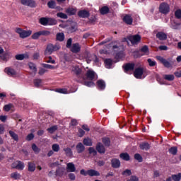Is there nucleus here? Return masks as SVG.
Wrapping results in <instances>:
<instances>
[{
	"mask_svg": "<svg viewBox=\"0 0 181 181\" xmlns=\"http://www.w3.org/2000/svg\"><path fill=\"white\" fill-rule=\"evenodd\" d=\"M88 176H91V177L100 176V173L95 170L90 169L88 170Z\"/></svg>",
	"mask_w": 181,
	"mask_h": 181,
	"instance_id": "22",
	"label": "nucleus"
},
{
	"mask_svg": "<svg viewBox=\"0 0 181 181\" xmlns=\"http://www.w3.org/2000/svg\"><path fill=\"white\" fill-rule=\"evenodd\" d=\"M0 59L3 62H8L11 59V52H5L4 54L0 55Z\"/></svg>",
	"mask_w": 181,
	"mask_h": 181,
	"instance_id": "20",
	"label": "nucleus"
},
{
	"mask_svg": "<svg viewBox=\"0 0 181 181\" xmlns=\"http://www.w3.org/2000/svg\"><path fill=\"white\" fill-rule=\"evenodd\" d=\"M70 125H71V127H76V125H78V122H77V119H72L71 120Z\"/></svg>",
	"mask_w": 181,
	"mask_h": 181,
	"instance_id": "60",
	"label": "nucleus"
},
{
	"mask_svg": "<svg viewBox=\"0 0 181 181\" xmlns=\"http://www.w3.org/2000/svg\"><path fill=\"white\" fill-rule=\"evenodd\" d=\"M52 151H54V152H59V151H60V146H59V144H53L52 146Z\"/></svg>",
	"mask_w": 181,
	"mask_h": 181,
	"instance_id": "53",
	"label": "nucleus"
},
{
	"mask_svg": "<svg viewBox=\"0 0 181 181\" xmlns=\"http://www.w3.org/2000/svg\"><path fill=\"white\" fill-rule=\"evenodd\" d=\"M48 18H45V17H42L40 19V23L41 25H43V26H47L48 25Z\"/></svg>",
	"mask_w": 181,
	"mask_h": 181,
	"instance_id": "31",
	"label": "nucleus"
},
{
	"mask_svg": "<svg viewBox=\"0 0 181 181\" xmlns=\"http://www.w3.org/2000/svg\"><path fill=\"white\" fill-rule=\"evenodd\" d=\"M23 168H25V164L21 161H17L16 169L18 170H23Z\"/></svg>",
	"mask_w": 181,
	"mask_h": 181,
	"instance_id": "36",
	"label": "nucleus"
},
{
	"mask_svg": "<svg viewBox=\"0 0 181 181\" xmlns=\"http://www.w3.org/2000/svg\"><path fill=\"white\" fill-rule=\"evenodd\" d=\"M77 30V24L74 23L70 28L69 31L73 33V32H76Z\"/></svg>",
	"mask_w": 181,
	"mask_h": 181,
	"instance_id": "57",
	"label": "nucleus"
},
{
	"mask_svg": "<svg viewBox=\"0 0 181 181\" xmlns=\"http://www.w3.org/2000/svg\"><path fill=\"white\" fill-rule=\"evenodd\" d=\"M86 77L88 80L93 81L95 78V72L93 70H88L86 72Z\"/></svg>",
	"mask_w": 181,
	"mask_h": 181,
	"instance_id": "8",
	"label": "nucleus"
},
{
	"mask_svg": "<svg viewBox=\"0 0 181 181\" xmlns=\"http://www.w3.org/2000/svg\"><path fill=\"white\" fill-rule=\"evenodd\" d=\"M80 18H88L90 16V13L86 10L80 11L78 13Z\"/></svg>",
	"mask_w": 181,
	"mask_h": 181,
	"instance_id": "21",
	"label": "nucleus"
},
{
	"mask_svg": "<svg viewBox=\"0 0 181 181\" xmlns=\"http://www.w3.org/2000/svg\"><path fill=\"white\" fill-rule=\"evenodd\" d=\"M88 151H89V153L90 155H93V156H95V155H97V151H95V149L93 147H90L88 148Z\"/></svg>",
	"mask_w": 181,
	"mask_h": 181,
	"instance_id": "55",
	"label": "nucleus"
},
{
	"mask_svg": "<svg viewBox=\"0 0 181 181\" xmlns=\"http://www.w3.org/2000/svg\"><path fill=\"white\" fill-rule=\"evenodd\" d=\"M25 57H29L28 54H18L16 55V60H23V59H25Z\"/></svg>",
	"mask_w": 181,
	"mask_h": 181,
	"instance_id": "41",
	"label": "nucleus"
},
{
	"mask_svg": "<svg viewBox=\"0 0 181 181\" xmlns=\"http://www.w3.org/2000/svg\"><path fill=\"white\" fill-rule=\"evenodd\" d=\"M57 23V21L54 18H48V25H56Z\"/></svg>",
	"mask_w": 181,
	"mask_h": 181,
	"instance_id": "49",
	"label": "nucleus"
},
{
	"mask_svg": "<svg viewBox=\"0 0 181 181\" xmlns=\"http://www.w3.org/2000/svg\"><path fill=\"white\" fill-rule=\"evenodd\" d=\"M42 66L45 69H49V70H54V69H56V67H54V66L47 64H42Z\"/></svg>",
	"mask_w": 181,
	"mask_h": 181,
	"instance_id": "45",
	"label": "nucleus"
},
{
	"mask_svg": "<svg viewBox=\"0 0 181 181\" xmlns=\"http://www.w3.org/2000/svg\"><path fill=\"white\" fill-rule=\"evenodd\" d=\"M28 66H29V68L30 69V70L33 71L34 74H36V73L37 71V69L36 68V65H35V64H33L32 62H30V63H28Z\"/></svg>",
	"mask_w": 181,
	"mask_h": 181,
	"instance_id": "30",
	"label": "nucleus"
},
{
	"mask_svg": "<svg viewBox=\"0 0 181 181\" xmlns=\"http://www.w3.org/2000/svg\"><path fill=\"white\" fill-rule=\"evenodd\" d=\"M32 149L35 152V153H39V152H40V149L38 148L37 146H36V144H35L32 145Z\"/></svg>",
	"mask_w": 181,
	"mask_h": 181,
	"instance_id": "54",
	"label": "nucleus"
},
{
	"mask_svg": "<svg viewBox=\"0 0 181 181\" xmlns=\"http://www.w3.org/2000/svg\"><path fill=\"white\" fill-rule=\"evenodd\" d=\"M123 22H124L126 25H132V22H134V19L130 15L127 14L123 18Z\"/></svg>",
	"mask_w": 181,
	"mask_h": 181,
	"instance_id": "9",
	"label": "nucleus"
},
{
	"mask_svg": "<svg viewBox=\"0 0 181 181\" xmlns=\"http://www.w3.org/2000/svg\"><path fill=\"white\" fill-rule=\"evenodd\" d=\"M163 79L167 80L168 81H173L175 80V76L174 75H163Z\"/></svg>",
	"mask_w": 181,
	"mask_h": 181,
	"instance_id": "28",
	"label": "nucleus"
},
{
	"mask_svg": "<svg viewBox=\"0 0 181 181\" xmlns=\"http://www.w3.org/2000/svg\"><path fill=\"white\" fill-rule=\"evenodd\" d=\"M144 71H145V69L142 66H139L135 69L134 71V76L136 78H142V76H144Z\"/></svg>",
	"mask_w": 181,
	"mask_h": 181,
	"instance_id": "4",
	"label": "nucleus"
},
{
	"mask_svg": "<svg viewBox=\"0 0 181 181\" xmlns=\"http://www.w3.org/2000/svg\"><path fill=\"white\" fill-rule=\"evenodd\" d=\"M100 12L101 15H107V13L110 12V8H108L107 6H105L100 8Z\"/></svg>",
	"mask_w": 181,
	"mask_h": 181,
	"instance_id": "24",
	"label": "nucleus"
},
{
	"mask_svg": "<svg viewBox=\"0 0 181 181\" xmlns=\"http://www.w3.org/2000/svg\"><path fill=\"white\" fill-rule=\"evenodd\" d=\"M64 173H66V168H59L55 171L56 176H59V177H62Z\"/></svg>",
	"mask_w": 181,
	"mask_h": 181,
	"instance_id": "18",
	"label": "nucleus"
},
{
	"mask_svg": "<svg viewBox=\"0 0 181 181\" xmlns=\"http://www.w3.org/2000/svg\"><path fill=\"white\" fill-rule=\"evenodd\" d=\"M40 36H42L40 34V31H38V32H36L34 34H33L31 37L34 40H37V39H39V37H40Z\"/></svg>",
	"mask_w": 181,
	"mask_h": 181,
	"instance_id": "39",
	"label": "nucleus"
},
{
	"mask_svg": "<svg viewBox=\"0 0 181 181\" xmlns=\"http://www.w3.org/2000/svg\"><path fill=\"white\" fill-rule=\"evenodd\" d=\"M4 71L8 74V76H11L12 77H13V76H16V71L12 68L7 67L4 69Z\"/></svg>",
	"mask_w": 181,
	"mask_h": 181,
	"instance_id": "14",
	"label": "nucleus"
},
{
	"mask_svg": "<svg viewBox=\"0 0 181 181\" xmlns=\"http://www.w3.org/2000/svg\"><path fill=\"white\" fill-rule=\"evenodd\" d=\"M102 142L105 145V146H110L111 145V141L109 138L104 137L102 139Z\"/></svg>",
	"mask_w": 181,
	"mask_h": 181,
	"instance_id": "27",
	"label": "nucleus"
},
{
	"mask_svg": "<svg viewBox=\"0 0 181 181\" xmlns=\"http://www.w3.org/2000/svg\"><path fill=\"white\" fill-rule=\"evenodd\" d=\"M71 70L77 76H80V74H81V69H80V67H78L77 66H72Z\"/></svg>",
	"mask_w": 181,
	"mask_h": 181,
	"instance_id": "23",
	"label": "nucleus"
},
{
	"mask_svg": "<svg viewBox=\"0 0 181 181\" xmlns=\"http://www.w3.org/2000/svg\"><path fill=\"white\" fill-rule=\"evenodd\" d=\"M147 62L151 67H153V66H156V62H155L151 59H148Z\"/></svg>",
	"mask_w": 181,
	"mask_h": 181,
	"instance_id": "58",
	"label": "nucleus"
},
{
	"mask_svg": "<svg viewBox=\"0 0 181 181\" xmlns=\"http://www.w3.org/2000/svg\"><path fill=\"white\" fill-rule=\"evenodd\" d=\"M11 177L12 179H15V180H18L19 179H21V174L18 173H13L11 174Z\"/></svg>",
	"mask_w": 181,
	"mask_h": 181,
	"instance_id": "37",
	"label": "nucleus"
},
{
	"mask_svg": "<svg viewBox=\"0 0 181 181\" xmlns=\"http://www.w3.org/2000/svg\"><path fill=\"white\" fill-rule=\"evenodd\" d=\"M90 57H91V54H90V52H88L87 51L85 52L84 57L86 58L87 63H90V62H91V59H90Z\"/></svg>",
	"mask_w": 181,
	"mask_h": 181,
	"instance_id": "44",
	"label": "nucleus"
},
{
	"mask_svg": "<svg viewBox=\"0 0 181 181\" xmlns=\"http://www.w3.org/2000/svg\"><path fill=\"white\" fill-rule=\"evenodd\" d=\"M169 152L170 153H171L172 155H176V153H177V147H171L169 149Z\"/></svg>",
	"mask_w": 181,
	"mask_h": 181,
	"instance_id": "50",
	"label": "nucleus"
},
{
	"mask_svg": "<svg viewBox=\"0 0 181 181\" xmlns=\"http://www.w3.org/2000/svg\"><path fill=\"white\" fill-rule=\"evenodd\" d=\"M60 45H53L52 44H49L47 46V48L45 51V54L46 56L47 55H50L52 54V53H53V52H57V50H60Z\"/></svg>",
	"mask_w": 181,
	"mask_h": 181,
	"instance_id": "1",
	"label": "nucleus"
},
{
	"mask_svg": "<svg viewBox=\"0 0 181 181\" xmlns=\"http://www.w3.org/2000/svg\"><path fill=\"white\" fill-rule=\"evenodd\" d=\"M98 87L100 89V90H104V88H105V82L103 80H99L98 81Z\"/></svg>",
	"mask_w": 181,
	"mask_h": 181,
	"instance_id": "26",
	"label": "nucleus"
},
{
	"mask_svg": "<svg viewBox=\"0 0 181 181\" xmlns=\"http://www.w3.org/2000/svg\"><path fill=\"white\" fill-rule=\"evenodd\" d=\"M124 71L127 73V71H132L135 69V64L128 63L124 66Z\"/></svg>",
	"mask_w": 181,
	"mask_h": 181,
	"instance_id": "11",
	"label": "nucleus"
},
{
	"mask_svg": "<svg viewBox=\"0 0 181 181\" xmlns=\"http://www.w3.org/2000/svg\"><path fill=\"white\" fill-rule=\"evenodd\" d=\"M157 39H159V40H166L168 39V35L163 32H158L156 34Z\"/></svg>",
	"mask_w": 181,
	"mask_h": 181,
	"instance_id": "16",
	"label": "nucleus"
},
{
	"mask_svg": "<svg viewBox=\"0 0 181 181\" xmlns=\"http://www.w3.org/2000/svg\"><path fill=\"white\" fill-rule=\"evenodd\" d=\"M34 85L35 87H40L42 86V79H35Z\"/></svg>",
	"mask_w": 181,
	"mask_h": 181,
	"instance_id": "52",
	"label": "nucleus"
},
{
	"mask_svg": "<svg viewBox=\"0 0 181 181\" xmlns=\"http://www.w3.org/2000/svg\"><path fill=\"white\" fill-rule=\"evenodd\" d=\"M139 148L142 151H149V149H151V145H149V143L143 142L140 144Z\"/></svg>",
	"mask_w": 181,
	"mask_h": 181,
	"instance_id": "17",
	"label": "nucleus"
},
{
	"mask_svg": "<svg viewBox=\"0 0 181 181\" xmlns=\"http://www.w3.org/2000/svg\"><path fill=\"white\" fill-rule=\"evenodd\" d=\"M127 39L131 42L132 45H138L141 42V37L139 35H129Z\"/></svg>",
	"mask_w": 181,
	"mask_h": 181,
	"instance_id": "3",
	"label": "nucleus"
},
{
	"mask_svg": "<svg viewBox=\"0 0 181 181\" xmlns=\"http://www.w3.org/2000/svg\"><path fill=\"white\" fill-rule=\"evenodd\" d=\"M141 52L142 53H148L149 52V49L148 48V46L145 45L141 49Z\"/></svg>",
	"mask_w": 181,
	"mask_h": 181,
	"instance_id": "64",
	"label": "nucleus"
},
{
	"mask_svg": "<svg viewBox=\"0 0 181 181\" xmlns=\"http://www.w3.org/2000/svg\"><path fill=\"white\" fill-rule=\"evenodd\" d=\"M22 5L30 8H36V1L33 0H21Z\"/></svg>",
	"mask_w": 181,
	"mask_h": 181,
	"instance_id": "6",
	"label": "nucleus"
},
{
	"mask_svg": "<svg viewBox=\"0 0 181 181\" xmlns=\"http://www.w3.org/2000/svg\"><path fill=\"white\" fill-rule=\"evenodd\" d=\"M127 181H139V178L135 175H132Z\"/></svg>",
	"mask_w": 181,
	"mask_h": 181,
	"instance_id": "63",
	"label": "nucleus"
},
{
	"mask_svg": "<svg viewBox=\"0 0 181 181\" xmlns=\"http://www.w3.org/2000/svg\"><path fill=\"white\" fill-rule=\"evenodd\" d=\"M40 33L41 34V36H49V35H51V33L49 30H41L40 31Z\"/></svg>",
	"mask_w": 181,
	"mask_h": 181,
	"instance_id": "56",
	"label": "nucleus"
},
{
	"mask_svg": "<svg viewBox=\"0 0 181 181\" xmlns=\"http://www.w3.org/2000/svg\"><path fill=\"white\" fill-rule=\"evenodd\" d=\"M8 134L11 136V138H13L14 139V141H19V136H18V134H16V133H14L11 130H10L8 132Z\"/></svg>",
	"mask_w": 181,
	"mask_h": 181,
	"instance_id": "33",
	"label": "nucleus"
},
{
	"mask_svg": "<svg viewBox=\"0 0 181 181\" xmlns=\"http://www.w3.org/2000/svg\"><path fill=\"white\" fill-rule=\"evenodd\" d=\"M57 40H59V42H63L64 40V33H59L57 34Z\"/></svg>",
	"mask_w": 181,
	"mask_h": 181,
	"instance_id": "34",
	"label": "nucleus"
},
{
	"mask_svg": "<svg viewBox=\"0 0 181 181\" xmlns=\"http://www.w3.org/2000/svg\"><path fill=\"white\" fill-rule=\"evenodd\" d=\"M16 33H18L20 37L25 39V37H29L32 35L31 30H23L22 28H17L16 29Z\"/></svg>",
	"mask_w": 181,
	"mask_h": 181,
	"instance_id": "2",
	"label": "nucleus"
},
{
	"mask_svg": "<svg viewBox=\"0 0 181 181\" xmlns=\"http://www.w3.org/2000/svg\"><path fill=\"white\" fill-rule=\"evenodd\" d=\"M48 132H49V134H53V132H56V131H57V126H52L49 128L47 129Z\"/></svg>",
	"mask_w": 181,
	"mask_h": 181,
	"instance_id": "47",
	"label": "nucleus"
},
{
	"mask_svg": "<svg viewBox=\"0 0 181 181\" xmlns=\"http://www.w3.org/2000/svg\"><path fill=\"white\" fill-rule=\"evenodd\" d=\"M66 156H71L73 155V151H71V148H66L64 149Z\"/></svg>",
	"mask_w": 181,
	"mask_h": 181,
	"instance_id": "46",
	"label": "nucleus"
},
{
	"mask_svg": "<svg viewBox=\"0 0 181 181\" xmlns=\"http://www.w3.org/2000/svg\"><path fill=\"white\" fill-rule=\"evenodd\" d=\"M171 179L174 181H180L181 179V173H178L177 175H171Z\"/></svg>",
	"mask_w": 181,
	"mask_h": 181,
	"instance_id": "35",
	"label": "nucleus"
},
{
	"mask_svg": "<svg viewBox=\"0 0 181 181\" xmlns=\"http://www.w3.org/2000/svg\"><path fill=\"white\" fill-rule=\"evenodd\" d=\"M81 49V47H80V45L78 43L73 44L71 48V51L72 52V53H78Z\"/></svg>",
	"mask_w": 181,
	"mask_h": 181,
	"instance_id": "13",
	"label": "nucleus"
},
{
	"mask_svg": "<svg viewBox=\"0 0 181 181\" xmlns=\"http://www.w3.org/2000/svg\"><path fill=\"white\" fill-rule=\"evenodd\" d=\"M122 175H123V176H131V175H132V172L131 170L127 169L122 173Z\"/></svg>",
	"mask_w": 181,
	"mask_h": 181,
	"instance_id": "48",
	"label": "nucleus"
},
{
	"mask_svg": "<svg viewBox=\"0 0 181 181\" xmlns=\"http://www.w3.org/2000/svg\"><path fill=\"white\" fill-rule=\"evenodd\" d=\"M105 67L107 69H111V66H112V59H107L105 60Z\"/></svg>",
	"mask_w": 181,
	"mask_h": 181,
	"instance_id": "29",
	"label": "nucleus"
},
{
	"mask_svg": "<svg viewBox=\"0 0 181 181\" xmlns=\"http://www.w3.org/2000/svg\"><path fill=\"white\" fill-rule=\"evenodd\" d=\"M156 59L160 62V63L163 64L164 67H166L167 69H170V67H172V64L163 57L157 56Z\"/></svg>",
	"mask_w": 181,
	"mask_h": 181,
	"instance_id": "5",
	"label": "nucleus"
},
{
	"mask_svg": "<svg viewBox=\"0 0 181 181\" xmlns=\"http://www.w3.org/2000/svg\"><path fill=\"white\" fill-rule=\"evenodd\" d=\"M96 151L99 153H105V147L103 144V143H98L96 145Z\"/></svg>",
	"mask_w": 181,
	"mask_h": 181,
	"instance_id": "10",
	"label": "nucleus"
},
{
	"mask_svg": "<svg viewBox=\"0 0 181 181\" xmlns=\"http://www.w3.org/2000/svg\"><path fill=\"white\" fill-rule=\"evenodd\" d=\"M175 17L177 19H180L181 18V10H177L175 13Z\"/></svg>",
	"mask_w": 181,
	"mask_h": 181,
	"instance_id": "61",
	"label": "nucleus"
},
{
	"mask_svg": "<svg viewBox=\"0 0 181 181\" xmlns=\"http://www.w3.org/2000/svg\"><path fill=\"white\" fill-rule=\"evenodd\" d=\"M66 171L68 173L70 172H76V165L73 163H68L66 164Z\"/></svg>",
	"mask_w": 181,
	"mask_h": 181,
	"instance_id": "15",
	"label": "nucleus"
},
{
	"mask_svg": "<svg viewBox=\"0 0 181 181\" xmlns=\"http://www.w3.org/2000/svg\"><path fill=\"white\" fill-rule=\"evenodd\" d=\"M120 158L123 159V160H129V154L127 153H122L120 154Z\"/></svg>",
	"mask_w": 181,
	"mask_h": 181,
	"instance_id": "38",
	"label": "nucleus"
},
{
	"mask_svg": "<svg viewBox=\"0 0 181 181\" xmlns=\"http://www.w3.org/2000/svg\"><path fill=\"white\" fill-rule=\"evenodd\" d=\"M46 63H51L52 64H54L56 63V61L54 59H52V57H49L48 58L46 59Z\"/></svg>",
	"mask_w": 181,
	"mask_h": 181,
	"instance_id": "62",
	"label": "nucleus"
},
{
	"mask_svg": "<svg viewBox=\"0 0 181 181\" xmlns=\"http://www.w3.org/2000/svg\"><path fill=\"white\" fill-rule=\"evenodd\" d=\"M36 170V165L33 163H28V170L29 172H35Z\"/></svg>",
	"mask_w": 181,
	"mask_h": 181,
	"instance_id": "32",
	"label": "nucleus"
},
{
	"mask_svg": "<svg viewBox=\"0 0 181 181\" xmlns=\"http://www.w3.org/2000/svg\"><path fill=\"white\" fill-rule=\"evenodd\" d=\"M66 12L68 13V15H75L76 11L73 8H69L66 10Z\"/></svg>",
	"mask_w": 181,
	"mask_h": 181,
	"instance_id": "40",
	"label": "nucleus"
},
{
	"mask_svg": "<svg viewBox=\"0 0 181 181\" xmlns=\"http://www.w3.org/2000/svg\"><path fill=\"white\" fill-rule=\"evenodd\" d=\"M13 107V105L10 103V104L4 105V111L8 112V111H11V110L12 109Z\"/></svg>",
	"mask_w": 181,
	"mask_h": 181,
	"instance_id": "51",
	"label": "nucleus"
},
{
	"mask_svg": "<svg viewBox=\"0 0 181 181\" xmlns=\"http://www.w3.org/2000/svg\"><path fill=\"white\" fill-rule=\"evenodd\" d=\"M111 163H112V168H114L115 169H118V168L121 166V162L119 161V160L117 158L112 159Z\"/></svg>",
	"mask_w": 181,
	"mask_h": 181,
	"instance_id": "12",
	"label": "nucleus"
},
{
	"mask_svg": "<svg viewBox=\"0 0 181 181\" xmlns=\"http://www.w3.org/2000/svg\"><path fill=\"white\" fill-rule=\"evenodd\" d=\"M160 12L161 13H168L169 12V5L168 4L163 3L160 5Z\"/></svg>",
	"mask_w": 181,
	"mask_h": 181,
	"instance_id": "7",
	"label": "nucleus"
},
{
	"mask_svg": "<svg viewBox=\"0 0 181 181\" xmlns=\"http://www.w3.org/2000/svg\"><path fill=\"white\" fill-rule=\"evenodd\" d=\"M83 145H86V146H93V141H91V139L90 138L84 139Z\"/></svg>",
	"mask_w": 181,
	"mask_h": 181,
	"instance_id": "25",
	"label": "nucleus"
},
{
	"mask_svg": "<svg viewBox=\"0 0 181 181\" xmlns=\"http://www.w3.org/2000/svg\"><path fill=\"white\" fill-rule=\"evenodd\" d=\"M48 8L51 9H54L56 8V2L54 1H51L47 3Z\"/></svg>",
	"mask_w": 181,
	"mask_h": 181,
	"instance_id": "42",
	"label": "nucleus"
},
{
	"mask_svg": "<svg viewBox=\"0 0 181 181\" xmlns=\"http://www.w3.org/2000/svg\"><path fill=\"white\" fill-rule=\"evenodd\" d=\"M78 153H83V151L86 150V147L83 143H78L76 146Z\"/></svg>",
	"mask_w": 181,
	"mask_h": 181,
	"instance_id": "19",
	"label": "nucleus"
},
{
	"mask_svg": "<svg viewBox=\"0 0 181 181\" xmlns=\"http://www.w3.org/2000/svg\"><path fill=\"white\" fill-rule=\"evenodd\" d=\"M134 159H136V160H138L139 162H142V156L139 153H136L134 155Z\"/></svg>",
	"mask_w": 181,
	"mask_h": 181,
	"instance_id": "59",
	"label": "nucleus"
},
{
	"mask_svg": "<svg viewBox=\"0 0 181 181\" xmlns=\"http://www.w3.org/2000/svg\"><path fill=\"white\" fill-rule=\"evenodd\" d=\"M57 16L61 19H67L68 16L66 13L59 12L57 13Z\"/></svg>",
	"mask_w": 181,
	"mask_h": 181,
	"instance_id": "43",
	"label": "nucleus"
}]
</instances>
